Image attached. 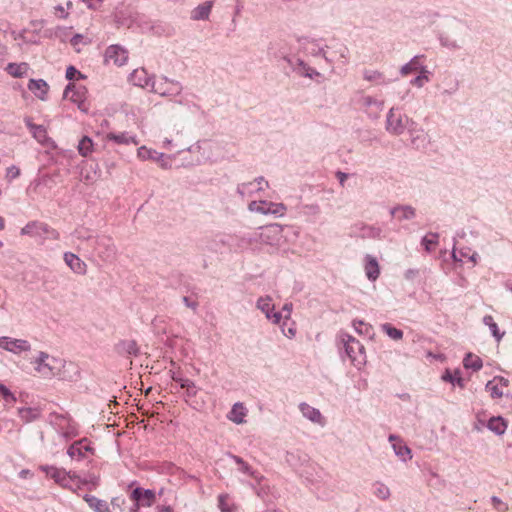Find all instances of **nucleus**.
Masks as SVG:
<instances>
[{
    "mask_svg": "<svg viewBox=\"0 0 512 512\" xmlns=\"http://www.w3.org/2000/svg\"><path fill=\"white\" fill-rule=\"evenodd\" d=\"M361 106L365 108L371 118L377 119L379 113L383 110L384 102L372 96H364L361 99Z\"/></svg>",
    "mask_w": 512,
    "mask_h": 512,
    "instance_id": "19",
    "label": "nucleus"
},
{
    "mask_svg": "<svg viewBox=\"0 0 512 512\" xmlns=\"http://www.w3.org/2000/svg\"><path fill=\"white\" fill-rule=\"evenodd\" d=\"M335 55L339 57V59H342V63L345 64L348 59L349 50L348 48L343 44H337L331 48Z\"/></svg>",
    "mask_w": 512,
    "mask_h": 512,
    "instance_id": "53",
    "label": "nucleus"
},
{
    "mask_svg": "<svg viewBox=\"0 0 512 512\" xmlns=\"http://www.w3.org/2000/svg\"><path fill=\"white\" fill-rule=\"evenodd\" d=\"M115 351L121 356H138L140 349L135 340H121L115 345Z\"/></svg>",
    "mask_w": 512,
    "mask_h": 512,
    "instance_id": "20",
    "label": "nucleus"
},
{
    "mask_svg": "<svg viewBox=\"0 0 512 512\" xmlns=\"http://www.w3.org/2000/svg\"><path fill=\"white\" fill-rule=\"evenodd\" d=\"M304 51L306 54L313 56V57H322L325 62L331 67L333 70V64L335 63V57H329L327 55V51L325 48L320 45V43L317 40H307L304 42Z\"/></svg>",
    "mask_w": 512,
    "mask_h": 512,
    "instance_id": "13",
    "label": "nucleus"
},
{
    "mask_svg": "<svg viewBox=\"0 0 512 512\" xmlns=\"http://www.w3.org/2000/svg\"><path fill=\"white\" fill-rule=\"evenodd\" d=\"M442 85L444 87L442 92L444 95H453L459 88V81L453 74L447 73L443 77Z\"/></svg>",
    "mask_w": 512,
    "mask_h": 512,
    "instance_id": "30",
    "label": "nucleus"
},
{
    "mask_svg": "<svg viewBox=\"0 0 512 512\" xmlns=\"http://www.w3.org/2000/svg\"><path fill=\"white\" fill-rule=\"evenodd\" d=\"M55 10L57 12V15L62 19H67L69 16V13L65 10V8L62 5H57L55 7Z\"/></svg>",
    "mask_w": 512,
    "mask_h": 512,
    "instance_id": "64",
    "label": "nucleus"
},
{
    "mask_svg": "<svg viewBox=\"0 0 512 512\" xmlns=\"http://www.w3.org/2000/svg\"><path fill=\"white\" fill-rule=\"evenodd\" d=\"M20 233L41 242L47 239L57 240L59 238V233L55 229L40 221L28 222Z\"/></svg>",
    "mask_w": 512,
    "mask_h": 512,
    "instance_id": "4",
    "label": "nucleus"
},
{
    "mask_svg": "<svg viewBox=\"0 0 512 512\" xmlns=\"http://www.w3.org/2000/svg\"><path fill=\"white\" fill-rule=\"evenodd\" d=\"M74 237L80 241L86 242L88 246L92 247L94 240L97 237L87 228H78L74 231Z\"/></svg>",
    "mask_w": 512,
    "mask_h": 512,
    "instance_id": "41",
    "label": "nucleus"
},
{
    "mask_svg": "<svg viewBox=\"0 0 512 512\" xmlns=\"http://www.w3.org/2000/svg\"><path fill=\"white\" fill-rule=\"evenodd\" d=\"M390 214L392 216L398 215L400 221L410 220L416 216V210L409 205H398L390 210Z\"/></svg>",
    "mask_w": 512,
    "mask_h": 512,
    "instance_id": "27",
    "label": "nucleus"
},
{
    "mask_svg": "<svg viewBox=\"0 0 512 512\" xmlns=\"http://www.w3.org/2000/svg\"><path fill=\"white\" fill-rule=\"evenodd\" d=\"M7 73L15 78H22L27 75L29 65L25 62L22 63H9L5 68Z\"/></svg>",
    "mask_w": 512,
    "mask_h": 512,
    "instance_id": "34",
    "label": "nucleus"
},
{
    "mask_svg": "<svg viewBox=\"0 0 512 512\" xmlns=\"http://www.w3.org/2000/svg\"><path fill=\"white\" fill-rule=\"evenodd\" d=\"M483 322L486 326L489 327L490 331H491V334L493 335V337H495V339L499 342L503 336H504V332L503 333H500L499 329H498V325L495 323L493 317L491 315H486L484 318H483Z\"/></svg>",
    "mask_w": 512,
    "mask_h": 512,
    "instance_id": "45",
    "label": "nucleus"
},
{
    "mask_svg": "<svg viewBox=\"0 0 512 512\" xmlns=\"http://www.w3.org/2000/svg\"><path fill=\"white\" fill-rule=\"evenodd\" d=\"M419 75L413 78L410 81L412 86L417 88H422L426 83L430 81V75L432 74L430 70H428L427 66H422V68L418 71Z\"/></svg>",
    "mask_w": 512,
    "mask_h": 512,
    "instance_id": "39",
    "label": "nucleus"
},
{
    "mask_svg": "<svg viewBox=\"0 0 512 512\" xmlns=\"http://www.w3.org/2000/svg\"><path fill=\"white\" fill-rule=\"evenodd\" d=\"M409 132L411 134V144L415 148L423 147L426 143V135L423 131H417L416 135H414L413 130L409 129Z\"/></svg>",
    "mask_w": 512,
    "mask_h": 512,
    "instance_id": "50",
    "label": "nucleus"
},
{
    "mask_svg": "<svg viewBox=\"0 0 512 512\" xmlns=\"http://www.w3.org/2000/svg\"><path fill=\"white\" fill-rule=\"evenodd\" d=\"M106 138L110 141H114L117 144H137L135 136L130 135L127 132L114 133L110 132L107 134Z\"/></svg>",
    "mask_w": 512,
    "mask_h": 512,
    "instance_id": "35",
    "label": "nucleus"
},
{
    "mask_svg": "<svg viewBox=\"0 0 512 512\" xmlns=\"http://www.w3.org/2000/svg\"><path fill=\"white\" fill-rule=\"evenodd\" d=\"M228 497L229 496L227 494H221L218 496V507L221 512H234V509L227 503Z\"/></svg>",
    "mask_w": 512,
    "mask_h": 512,
    "instance_id": "56",
    "label": "nucleus"
},
{
    "mask_svg": "<svg viewBox=\"0 0 512 512\" xmlns=\"http://www.w3.org/2000/svg\"><path fill=\"white\" fill-rule=\"evenodd\" d=\"M137 156L142 160H153L157 162L161 168L170 169L172 158L156 150L148 149L145 146L138 148Z\"/></svg>",
    "mask_w": 512,
    "mask_h": 512,
    "instance_id": "10",
    "label": "nucleus"
},
{
    "mask_svg": "<svg viewBox=\"0 0 512 512\" xmlns=\"http://www.w3.org/2000/svg\"><path fill=\"white\" fill-rule=\"evenodd\" d=\"M76 74L82 76L81 73L74 66H69L66 69V78L68 80H73Z\"/></svg>",
    "mask_w": 512,
    "mask_h": 512,
    "instance_id": "62",
    "label": "nucleus"
},
{
    "mask_svg": "<svg viewBox=\"0 0 512 512\" xmlns=\"http://www.w3.org/2000/svg\"><path fill=\"white\" fill-rule=\"evenodd\" d=\"M256 307L263 312L266 318L272 321V323L278 324L281 321L282 315L280 312H274V304H272V298L270 296L258 298Z\"/></svg>",
    "mask_w": 512,
    "mask_h": 512,
    "instance_id": "14",
    "label": "nucleus"
},
{
    "mask_svg": "<svg viewBox=\"0 0 512 512\" xmlns=\"http://www.w3.org/2000/svg\"><path fill=\"white\" fill-rule=\"evenodd\" d=\"M85 441V439L76 441L69 446L67 454L71 459L80 461L85 458V453L91 450L89 445L84 444Z\"/></svg>",
    "mask_w": 512,
    "mask_h": 512,
    "instance_id": "22",
    "label": "nucleus"
},
{
    "mask_svg": "<svg viewBox=\"0 0 512 512\" xmlns=\"http://www.w3.org/2000/svg\"><path fill=\"white\" fill-rule=\"evenodd\" d=\"M373 494L380 500H387L391 492L387 485L382 482H376L373 484Z\"/></svg>",
    "mask_w": 512,
    "mask_h": 512,
    "instance_id": "43",
    "label": "nucleus"
},
{
    "mask_svg": "<svg viewBox=\"0 0 512 512\" xmlns=\"http://www.w3.org/2000/svg\"><path fill=\"white\" fill-rule=\"evenodd\" d=\"M19 175H20V169L15 165H12L6 169L5 177L8 181H12L13 179L17 178Z\"/></svg>",
    "mask_w": 512,
    "mask_h": 512,
    "instance_id": "59",
    "label": "nucleus"
},
{
    "mask_svg": "<svg viewBox=\"0 0 512 512\" xmlns=\"http://www.w3.org/2000/svg\"><path fill=\"white\" fill-rule=\"evenodd\" d=\"M211 8V2L200 4L192 11L191 18L193 20H206L210 15Z\"/></svg>",
    "mask_w": 512,
    "mask_h": 512,
    "instance_id": "37",
    "label": "nucleus"
},
{
    "mask_svg": "<svg viewBox=\"0 0 512 512\" xmlns=\"http://www.w3.org/2000/svg\"><path fill=\"white\" fill-rule=\"evenodd\" d=\"M177 103H179L180 105H187V106H188V108H189L193 113H195V112H199V111H200V107H199L197 104H195V103H189L188 101H184V100H182V99H181V100H179V101H177Z\"/></svg>",
    "mask_w": 512,
    "mask_h": 512,
    "instance_id": "63",
    "label": "nucleus"
},
{
    "mask_svg": "<svg viewBox=\"0 0 512 512\" xmlns=\"http://www.w3.org/2000/svg\"><path fill=\"white\" fill-rule=\"evenodd\" d=\"M41 469L57 483H62L66 479V472L55 467L42 466Z\"/></svg>",
    "mask_w": 512,
    "mask_h": 512,
    "instance_id": "44",
    "label": "nucleus"
},
{
    "mask_svg": "<svg viewBox=\"0 0 512 512\" xmlns=\"http://www.w3.org/2000/svg\"><path fill=\"white\" fill-rule=\"evenodd\" d=\"M248 209L251 212L260 213L263 215H276V216H283L286 211V207L282 203H273V202H267V201H252L248 205Z\"/></svg>",
    "mask_w": 512,
    "mask_h": 512,
    "instance_id": "9",
    "label": "nucleus"
},
{
    "mask_svg": "<svg viewBox=\"0 0 512 512\" xmlns=\"http://www.w3.org/2000/svg\"><path fill=\"white\" fill-rule=\"evenodd\" d=\"M463 366L466 369H472L473 371H479L482 366V360L480 357L473 355L472 353L466 354L465 358L463 359Z\"/></svg>",
    "mask_w": 512,
    "mask_h": 512,
    "instance_id": "42",
    "label": "nucleus"
},
{
    "mask_svg": "<svg viewBox=\"0 0 512 512\" xmlns=\"http://www.w3.org/2000/svg\"><path fill=\"white\" fill-rule=\"evenodd\" d=\"M299 409L302 413V415L307 418L308 420L312 421L313 423L323 425L324 420L323 416L321 415L320 411L312 406H310L307 403H301L299 405Z\"/></svg>",
    "mask_w": 512,
    "mask_h": 512,
    "instance_id": "24",
    "label": "nucleus"
},
{
    "mask_svg": "<svg viewBox=\"0 0 512 512\" xmlns=\"http://www.w3.org/2000/svg\"><path fill=\"white\" fill-rule=\"evenodd\" d=\"M16 402L14 394L4 385H2V405L11 407Z\"/></svg>",
    "mask_w": 512,
    "mask_h": 512,
    "instance_id": "52",
    "label": "nucleus"
},
{
    "mask_svg": "<svg viewBox=\"0 0 512 512\" xmlns=\"http://www.w3.org/2000/svg\"><path fill=\"white\" fill-rule=\"evenodd\" d=\"M424 58H425L424 55H415L408 63L404 64L400 68L399 72H400L401 76L405 77L413 72L419 71L422 68V66H424L422 64V60Z\"/></svg>",
    "mask_w": 512,
    "mask_h": 512,
    "instance_id": "25",
    "label": "nucleus"
},
{
    "mask_svg": "<svg viewBox=\"0 0 512 512\" xmlns=\"http://www.w3.org/2000/svg\"><path fill=\"white\" fill-rule=\"evenodd\" d=\"M265 187H268V182L264 177H258L254 181L239 184L237 186V193L241 197L251 196L255 192L264 190Z\"/></svg>",
    "mask_w": 512,
    "mask_h": 512,
    "instance_id": "16",
    "label": "nucleus"
},
{
    "mask_svg": "<svg viewBox=\"0 0 512 512\" xmlns=\"http://www.w3.org/2000/svg\"><path fill=\"white\" fill-rule=\"evenodd\" d=\"M31 363L34 366V370L43 379L57 377L64 381H75L79 377L77 365L72 362H66L44 351H40Z\"/></svg>",
    "mask_w": 512,
    "mask_h": 512,
    "instance_id": "1",
    "label": "nucleus"
},
{
    "mask_svg": "<svg viewBox=\"0 0 512 512\" xmlns=\"http://www.w3.org/2000/svg\"><path fill=\"white\" fill-rule=\"evenodd\" d=\"M91 248L104 262H111L116 257L117 249L112 238L109 236L97 235Z\"/></svg>",
    "mask_w": 512,
    "mask_h": 512,
    "instance_id": "5",
    "label": "nucleus"
},
{
    "mask_svg": "<svg viewBox=\"0 0 512 512\" xmlns=\"http://www.w3.org/2000/svg\"><path fill=\"white\" fill-rule=\"evenodd\" d=\"M297 71L300 75L313 79L315 76H320V73L315 69L308 66L304 61L298 60Z\"/></svg>",
    "mask_w": 512,
    "mask_h": 512,
    "instance_id": "47",
    "label": "nucleus"
},
{
    "mask_svg": "<svg viewBox=\"0 0 512 512\" xmlns=\"http://www.w3.org/2000/svg\"><path fill=\"white\" fill-rule=\"evenodd\" d=\"M87 89L85 86H76L73 83H69L64 91V98L71 100L76 103L78 109L84 113H88L89 104L86 101Z\"/></svg>",
    "mask_w": 512,
    "mask_h": 512,
    "instance_id": "8",
    "label": "nucleus"
},
{
    "mask_svg": "<svg viewBox=\"0 0 512 512\" xmlns=\"http://www.w3.org/2000/svg\"><path fill=\"white\" fill-rule=\"evenodd\" d=\"M438 234L437 233H429L422 239V244L424 245L426 251H431L432 246L436 245L438 242Z\"/></svg>",
    "mask_w": 512,
    "mask_h": 512,
    "instance_id": "54",
    "label": "nucleus"
},
{
    "mask_svg": "<svg viewBox=\"0 0 512 512\" xmlns=\"http://www.w3.org/2000/svg\"><path fill=\"white\" fill-rule=\"evenodd\" d=\"M382 330L393 340H400L403 337V332L389 323L383 324Z\"/></svg>",
    "mask_w": 512,
    "mask_h": 512,
    "instance_id": "48",
    "label": "nucleus"
},
{
    "mask_svg": "<svg viewBox=\"0 0 512 512\" xmlns=\"http://www.w3.org/2000/svg\"><path fill=\"white\" fill-rule=\"evenodd\" d=\"M84 500L89 507L93 508L96 512H111L106 501L101 500L92 495H85Z\"/></svg>",
    "mask_w": 512,
    "mask_h": 512,
    "instance_id": "36",
    "label": "nucleus"
},
{
    "mask_svg": "<svg viewBox=\"0 0 512 512\" xmlns=\"http://www.w3.org/2000/svg\"><path fill=\"white\" fill-rule=\"evenodd\" d=\"M246 416V408L242 403H235L229 413L228 418L236 423L241 424L244 422V417Z\"/></svg>",
    "mask_w": 512,
    "mask_h": 512,
    "instance_id": "38",
    "label": "nucleus"
},
{
    "mask_svg": "<svg viewBox=\"0 0 512 512\" xmlns=\"http://www.w3.org/2000/svg\"><path fill=\"white\" fill-rule=\"evenodd\" d=\"M105 57L107 61H113L117 66H122L127 62L128 53L119 45H111L106 49Z\"/></svg>",
    "mask_w": 512,
    "mask_h": 512,
    "instance_id": "17",
    "label": "nucleus"
},
{
    "mask_svg": "<svg viewBox=\"0 0 512 512\" xmlns=\"http://www.w3.org/2000/svg\"><path fill=\"white\" fill-rule=\"evenodd\" d=\"M382 235V229L379 227L371 226L368 228V236L380 239Z\"/></svg>",
    "mask_w": 512,
    "mask_h": 512,
    "instance_id": "60",
    "label": "nucleus"
},
{
    "mask_svg": "<svg viewBox=\"0 0 512 512\" xmlns=\"http://www.w3.org/2000/svg\"><path fill=\"white\" fill-rule=\"evenodd\" d=\"M413 123L406 115L397 113L396 109L392 107L386 117V131L392 135H401L408 128L409 123Z\"/></svg>",
    "mask_w": 512,
    "mask_h": 512,
    "instance_id": "6",
    "label": "nucleus"
},
{
    "mask_svg": "<svg viewBox=\"0 0 512 512\" xmlns=\"http://www.w3.org/2000/svg\"><path fill=\"white\" fill-rule=\"evenodd\" d=\"M230 458H232L236 464L239 465V470L246 474V475H249V476H253V470H252V467L246 463L241 457L239 456H236V455H233V454H228Z\"/></svg>",
    "mask_w": 512,
    "mask_h": 512,
    "instance_id": "51",
    "label": "nucleus"
},
{
    "mask_svg": "<svg viewBox=\"0 0 512 512\" xmlns=\"http://www.w3.org/2000/svg\"><path fill=\"white\" fill-rule=\"evenodd\" d=\"M388 440L392 443L395 454L400 457L402 461H407L412 458L410 448L399 441L396 435L391 434Z\"/></svg>",
    "mask_w": 512,
    "mask_h": 512,
    "instance_id": "23",
    "label": "nucleus"
},
{
    "mask_svg": "<svg viewBox=\"0 0 512 512\" xmlns=\"http://www.w3.org/2000/svg\"><path fill=\"white\" fill-rule=\"evenodd\" d=\"M183 389H186V394L188 397H194L197 394V388L193 381H184V384L182 385Z\"/></svg>",
    "mask_w": 512,
    "mask_h": 512,
    "instance_id": "58",
    "label": "nucleus"
},
{
    "mask_svg": "<svg viewBox=\"0 0 512 512\" xmlns=\"http://www.w3.org/2000/svg\"><path fill=\"white\" fill-rule=\"evenodd\" d=\"M340 337L347 356L351 359V361H356L357 355L363 353L364 346L349 334L343 333Z\"/></svg>",
    "mask_w": 512,
    "mask_h": 512,
    "instance_id": "15",
    "label": "nucleus"
},
{
    "mask_svg": "<svg viewBox=\"0 0 512 512\" xmlns=\"http://www.w3.org/2000/svg\"><path fill=\"white\" fill-rule=\"evenodd\" d=\"M18 415L24 423H29L40 418L41 410L33 407H22L17 409Z\"/></svg>",
    "mask_w": 512,
    "mask_h": 512,
    "instance_id": "31",
    "label": "nucleus"
},
{
    "mask_svg": "<svg viewBox=\"0 0 512 512\" xmlns=\"http://www.w3.org/2000/svg\"><path fill=\"white\" fill-rule=\"evenodd\" d=\"M183 87L180 82L168 79L167 77H160L151 83V92L159 94L160 96H177L180 95Z\"/></svg>",
    "mask_w": 512,
    "mask_h": 512,
    "instance_id": "7",
    "label": "nucleus"
},
{
    "mask_svg": "<svg viewBox=\"0 0 512 512\" xmlns=\"http://www.w3.org/2000/svg\"><path fill=\"white\" fill-rule=\"evenodd\" d=\"M2 422V428L6 429L7 433L11 435L12 439H16L20 432V427L15 423L14 420H4Z\"/></svg>",
    "mask_w": 512,
    "mask_h": 512,
    "instance_id": "49",
    "label": "nucleus"
},
{
    "mask_svg": "<svg viewBox=\"0 0 512 512\" xmlns=\"http://www.w3.org/2000/svg\"><path fill=\"white\" fill-rule=\"evenodd\" d=\"M131 499L135 501V506L139 507H151L156 501V492L151 489H144L136 487L132 490Z\"/></svg>",
    "mask_w": 512,
    "mask_h": 512,
    "instance_id": "11",
    "label": "nucleus"
},
{
    "mask_svg": "<svg viewBox=\"0 0 512 512\" xmlns=\"http://www.w3.org/2000/svg\"><path fill=\"white\" fill-rule=\"evenodd\" d=\"M365 273L367 278L371 281H375L380 274L379 265L376 258L370 255H367L366 257Z\"/></svg>",
    "mask_w": 512,
    "mask_h": 512,
    "instance_id": "32",
    "label": "nucleus"
},
{
    "mask_svg": "<svg viewBox=\"0 0 512 512\" xmlns=\"http://www.w3.org/2000/svg\"><path fill=\"white\" fill-rule=\"evenodd\" d=\"M182 300H183V303L185 304L186 307L192 309L193 311L197 310V307H198V302L197 301H192L187 296H184Z\"/></svg>",
    "mask_w": 512,
    "mask_h": 512,
    "instance_id": "61",
    "label": "nucleus"
},
{
    "mask_svg": "<svg viewBox=\"0 0 512 512\" xmlns=\"http://www.w3.org/2000/svg\"><path fill=\"white\" fill-rule=\"evenodd\" d=\"M28 88L31 92L35 94L41 100L46 99V94L48 91V84L43 79H31L28 84Z\"/></svg>",
    "mask_w": 512,
    "mask_h": 512,
    "instance_id": "26",
    "label": "nucleus"
},
{
    "mask_svg": "<svg viewBox=\"0 0 512 512\" xmlns=\"http://www.w3.org/2000/svg\"><path fill=\"white\" fill-rule=\"evenodd\" d=\"M93 150V142L88 136L82 137L78 144V152L80 155L86 157Z\"/></svg>",
    "mask_w": 512,
    "mask_h": 512,
    "instance_id": "46",
    "label": "nucleus"
},
{
    "mask_svg": "<svg viewBox=\"0 0 512 512\" xmlns=\"http://www.w3.org/2000/svg\"><path fill=\"white\" fill-rule=\"evenodd\" d=\"M26 125L32 133L33 137L41 144H45L49 138L47 131L42 125H36L31 122L30 119H26Z\"/></svg>",
    "mask_w": 512,
    "mask_h": 512,
    "instance_id": "29",
    "label": "nucleus"
},
{
    "mask_svg": "<svg viewBox=\"0 0 512 512\" xmlns=\"http://www.w3.org/2000/svg\"><path fill=\"white\" fill-rule=\"evenodd\" d=\"M2 350L20 355L31 350V344L25 339L2 336Z\"/></svg>",
    "mask_w": 512,
    "mask_h": 512,
    "instance_id": "12",
    "label": "nucleus"
},
{
    "mask_svg": "<svg viewBox=\"0 0 512 512\" xmlns=\"http://www.w3.org/2000/svg\"><path fill=\"white\" fill-rule=\"evenodd\" d=\"M487 428L496 435H503L508 427L507 422L501 416L491 417L487 424Z\"/></svg>",
    "mask_w": 512,
    "mask_h": 512,
    "instance_id": "28",
    "label": "nucleus"
},
{
    "mask_svg": "<svg viewBox=\"0 0 512 512\" xmlns=\"http://www.w3.org/2000/svg\"><path fill=\"white\" fill-rule=\"evenodd\" d=\"M363 78L368 82H372L375 85H386L388 80L384 74L378 70L365 69L363 71Z\"/></svg>",
    "mask_w": 512,
    "mask_h": 512,
    "instance_id": "33",
    "label": "nucleus"
},
{
    "mask_svg": "<svg viewBox=\"0 0 512 512\" xmlns=\"http://www.w3.org/2000/svg\"><path fill=\"white\" fill-rule=\"evenodd\" d=\"M284 227L280 224H270L264 227L259 228V232L256 233V240H259L260 243L264 245H268L271 248L278 250L282 247L286 238L283 235Z\"/></svg>",
    "mask_w": 512,
    "mask_h": 512,
    "instance_id": "3",
    "label": "nucleus"
},
{
    "mask_svg": "<svg viewBox=\"0 0 512 512\" xmlns=\"http://www.w3.org/2000/svg\"><path fill=\"white\" fill-rule=\"evenodd\" d=\"M469 35L468 27L460 20H452L447 30L439 34L440 45L448 50L462 49Z\"/></svg>",
    "mask_w": 512,
    "mask_h": 512,
    "instance_id": "2",
    "label": "nucleus"
},
{
    "mask_svg": "<svg viewBox=\"0 0 512 512\" xmlns=\"http://www.w3.org/2000/svg\"><path fill=\"white\" fill-rule=\"evenodd\" d=\"M155 79L153 77H149L146 70L141 68V69H135L131 75H130V81L136 85V86H139V87H142V88H147V89H150L151 90V83L154 81Z\"/></svg>",
    "mask_w": 512,
    "mask_h": 512,
    "instance_id": "21",
    "label": "nucleus"
},
{
    "mask_svg": "<svg viewBox=\"0 0 512 512\" xmlns=\"http://www.w3.org/2000/svg\"><path fill=\"white\" fill-rule=\"evenodd\" d=\"M441 379L445 382H449L453 385H457L460 388H464L465 383L463 378L460 376V371L455 370L454 372H451L450 370H446L444 374L442 375Z\"/></svg>",
    "mask_w": 512,
    "mask_h": 512,
    "instance_id": "40",
    "label": "nucleus"
},
{
    "mask_svg": "<svg viewBox=\"0 0 512 512\" xmlns=\"http://www.w3.org/2000/svg\"><path fill=\"white\" fill-rule=\"evenodd\" d=\"M496 381L491 380L486 384V390L490 392L492 398H500L503 396V391L499 388L498 384H495Z\"/></svg>",
    "mask_w": 512,
    "mask_h": 512,
    "instance_id": "55",
    "label": "nucleus"
},
{
    "mask_svg": "<svg viewBox=\"0 0 512 512\" xmlns=\"http://www.w3.org/2000/svg\"><path fill=\"white\" fill-rule=\"evenodd\" d=\"M491 501L493 507L499 512H506L508 510V505L504 503L499 497L492 496Z\"/></svg>",
    "mask_w": 512,
    "mask_h": 512,
    "instance_id": "57",
    "label": "nucleus"
},
{
    "mask_svg": "<svg viewBox=\"0 0 512 512\" xmlns=\"http://www.w3.org/2000/svg\"><path fill=\"white\" fill-rule=\"evenodd\" d=\"M66 265L76 274L85 275L87 273V264L72 252H65L63 256Z\"/></svg>",
    "mask_w": 512,
    "mask_h": 512,
    "instance_id": "18",
    "label": "nucleus"
}]
</instances>
